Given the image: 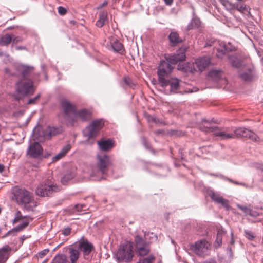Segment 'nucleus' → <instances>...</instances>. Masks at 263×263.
<instances>
[{
  "label": "nucleus",
  "mask_w": 263,
  "mask_h": 263,
  "mask_svg": "<svg viewBox=\"0 0 263 263\" xmlns=\"http://www.w3.org/2000/svg\"><path fill=\"white\" fill-rule=\"evenodd\" d=\"M204 125L200 126V130L205 133H212L215 137H218L221 140H227L235 138V136L247 137L252 141H258V137L252 131L242 127L236 128L234 130V134L228 132V129H222L216 126H211L210 122L205 119L202 120Z\"/></svg>",
  "instance_id": "obj_1"
},
{
  "label": "nucleus",
  "mask_w": 263,
  "mask_h": 263,
  "mask_svg": "<svg viewBox=\"0 0 263 263\" xmlns=\"http://www.w3.org/2000/svg\"><path fill=\"white\" fill-rule=\"evenodd\" d=\"M96 165H92L89 172L90 178L95 181L105 179L108 168L111 165L110 158L107 155H98Z\"/></svg>",
  "instance_id": "obj_2"
},
{
  "label": "nucleus",
  "mask_w": 263,
  "mask_h": 263,
  "mask_svg": "<svg viewBox=\"0 0 263 263\" xmlns=\"http://www.w3.org/2000/svg\"><path fill=\"white\" fill-rule=\"evenodd\" d=\"M34 92L32 81L28 78H20L15 83V90L11 96L14 100L18 101Z\"/></svg>",
  "instance_id": "obj_3"
},
{
  "label": "nucleus",
  "mask_w": 263,
  "mask_h": 263,
  "mask_svg": "<svg viewBox=\"0 0 263 263\" xmlns=\"http://www.w3.org/2000/svg\"><path fill=\"white\" fill-rule=\"evenodd\" d=\"M13 194L17 203L23 206L27 210L31 211L33 206L30 204L34 203L32 194L24 189H15Z\"/></svg>",
  "instance_id": "obj_4"
},
{
  "label": "nucleus",
  "mask_w": 263,
  "mask_h": 263,
  "mask_svg": "<svg viewBox=\"0 0 263 263\" xmlns=\"http://www.w3.org/2000/svg\"><path fill=\"white\" fill-rule=\"evenodd\" d=\"M134 256L133 244L129 241H125L121 243L114 257L118 262H128L132 260Z\"/></svg>",
  "instance_id": "obj_5"
},
{
  "label": "nucleus",
  "mask_w": 263,
  "mask_h": 263,
  "mask_svg": "<svg viewBox=\"0 0 263 263\" xmlns=\"http://www.w3.org/2000/svg\"><path fill=\"white\" fill-rule=\"evenodd\" d=\"M60 190V186L54 184L50 180L48 179L38 185L35 190V194L41 197H47Z\"/></svg>",
  "instance_id": "obj_6"
},
{
  "label": "nucleus",
  "mask_w": 263,
  "mask_h": 263,
  "mask_svg": "<svg viewBox=\"0 0 263 263\" xmlns=\"http://www.w3.org/2000/svg\"><path fill=\"white\" fill-rule=\"evenodd\" d=\"M172 64L168 61V56L166 57V60H162L158 70V81L161 86H165L167 83L166 81L167 76L172 71L173 68Z\"/></svg>",
  "instance_id": "obj_7"
},
{
  "label": "nucleus",
  "mask_w": 263,
  "mask_h": 263,
  "mask_svg": "<svg viewBox=\"0 0 263 263\" xmlns=\"http://www.w3.org/2000/svg\"><path fill=\"white\" fill-rule=\"evenodd\" d=\"M61 132V129L60 128L48 126L45 128L42 127L35 128L33 133L34 134V136L41 141L42 139L40 137H43L44 139H49L52 136L55 135Z\"/></svg>",
  "instance_id": "obj_8"
},
{
  "label": "nucleus",
  "mask_w": 263,
  "mask_h": 263,
  "mask_svg": "<svg viewBox=\"0 0 263 263\" xmlns=\"http://www.w3.org/2000/svg\"><path fill=\"white\" fill-rule=\"evenodd\" d=\"M210 249V244L205 239L198 240L191 246V249L200 257L208 255Z\"/></svg>",
  "instance_id": "obj_9"
},
{
  "label": "nucleus",
  "mask_w": 263,
  "mask_h": 263,
  "mask_svg": "<svg viewBox=\"0 0 263 263\" xmlns=\"http://www.w3.org/2000/svg\"><path fill=\"white\" fill-rule=\"evenodd\" d=\"M103 125L104 123L102 120H94L83 130V135L89 139L96 137Z\"/></svg>",
  "instance_id": "obj_10"
},
{
  "label": "nucleus",
  "mask_w": 263,
  "mask_h": 263,
  "mask_svg": "<svg viewBox=\"0 0 263 263\" xmlns=\"http://www.w3.org/2000/svg\"><path fill=\"white\" fill-rule=\"evenodd\" d=\"M61 105L64 111V122L69 123L76 111V106L71 103L66 99H62L61 101Z\"/></svg>",
  "instance_id": "obj_11"
},
{
  "label": "nucleus",
  "mask_w": 263,
  "mask_h": 263,
  "mask_svg": "<svg viewBox=\"0 0 263 263\" xmlns=\"http://www.w3.org/2000/svg\"><path fill=\"white\" fill-rule=\"evenodd\" d=\"M135 249L140 256H144L149 252V243L139 236L135 237Z\"/></svg>",
  "instance_id": "obj_12"
},
{
  "label": "nucleus",
  "mask_w": 263,
  "mask_h": 263,
  "mask_svg": "<svg viewBox=\"0 0 263 263\" xmlns=\"http://www.w3.org/2000/svg\"><path fill=\"white\" fill-rule=\"evenodd\" d=\"M211 59L209 57H202L197 59L193 63L194 71H203L210 65Z\"/></svg>",
  "instance_id": "obj_13"
},
{
  "label": "nucleus",
  "mask_w": 263,
  "mask_h": 263,
  "mask_svg": "<svg viewBox=\"0 0 263 263\" xmlns=\"http://www.w3.org/2000/svg\"><path fill=\"white\" fill-rule=\"evenodd\" d=\"M43 148L37 142H34L30 144L27 151V154L30 157L37 158L42 155Z\"/></svg>",
  "instance_id": "obj_14"
},
{
  "label": "nucleus",
  "mask_w": 263,
  "mask_h": 263,
  "mask_svg": "<svg viewBox=\"0 0 263 263\" xmlns=\"http://www.w3.org/2000/svg\"><path fill=\"white\" fill-rule=\"evenodd\" d=\"M91 112L87 109H83L78 111H76L74 115L71 119L70 124H73L75 122L78 121H86L90 119Z\"/></svg>",
  "instance_id": "obj_15"
},
{
  "label": "nucleus",
  "mask_w": 263,
  "mask_h": 263,
  "mask_svg": "<svg viewBox=\"0 0 263 263\" xmlns=\"http://www.w3.org/2000/svg\"><path fill=\"white\" fill-rule=\"evenodd\" d=\"M75 246L78 247L80 253H83L84 258L90 254L93 248L92 243L88 241H82L75 244Z\"/></svg>",
  "instance_id": "obj_16"
},
{
  "label": "nucleus",
  "mask_w": 263,
  "mask_h": 263,
  "mask_svg": "<svg viewBox=\"0 0 263 263\" xmlns=\"http://www.w3.org/2000/svg\"><path fill=\"white\" fill-rule=\"evenodd\" d=\"M81 254L75 245L70 246L68 250L67 259L68 263H77Z\"/></svg>",
  "instance_id": "obj_17"
},
{
  "label": "nucleus",
  "mask_w": 263,
  "mask_h": 263,
  "mask_svg": "<svg viewBox=\"0 0 263 263\" xmlns=\"http://www.w3.org/2000/svg\"><path fill=\"white\" fill-rule=\"evenodd\" d=\"M219 47L217 48V56L221 58L227 52L231 51L234 50L235 48L233 47L230 43L226 44L224 42H218Z\"/></svg>",
  "instance_id": "obj_18"
},
{
  "label": "nucleus",
  "mask_w": 263,
  "mask_h": 263,
  "mask_svg": "<svg viewBox=\"0 0 263 263\" xmlns=\"http://www.w3.org/2000/svg\"><path fill=\"white\" fill-rule=\"evenodd\" d=\"M208 194L212 199L215 202L220 204L227 209L229 208L228 200L223 199L218 193H215L213 191H210Z\"/></svg>",
  "instance_id": "obj_19"
},
{
  "label": "nucleus",
  "mask_w": 263,
  "mask_h": 263,
  "mask_svg": "<svg viewBox=\"0 0 263 263\" xmlns=\"http://www.w3.org/2000/svg\"><path fill=\"white\" fill-rule=\"evenodd\" d=\"M167 81V84L165 86H161L163 87H166L167 86H170V91L171 93H177L179 88V81L177 79L172 78L171 79H166Z\"/></svg>",
  "instance_id": "obj_20"
},
{
  "label": "nucleus",
  "mask_w": 263,
  "mask_h": 263,
  "mask_svg": "<svg viewBox=\"0 0 263 263\" xmlns=\"http://www.w3.org/2000/svg\"><path fill=\"white\" fill-rule=\"evenodd\" d=\"M185 54L184 51L180 49L177 51L176 54L168 56V61L172 64H176L179 61L185 60Z\"/></svg>",
  "instance_id": "obj_21"
},
{
  "label": "nucleus",
  "mask_w": 263,
  "mask_h": 263,
  "mask_svg": "<svg viewBox=\"0 0 263 263\" xmlns=\"http://www.w3.org/2000/svg\"><path fill=\"white\" fill-rule=\"evenodd\" d=\"M16 69L21 74V78H28V76L32 72L33 67L27 65H19L16 67Z\"/></svg>",
  "instance_id": "obj_22"
},
{
  "label": "nucleus",
  "mask_w": 263,
  "mask_h": 263,
  "mask_svg": "<svg viewBox=\"0 0 263 263\" xmlns=\"http://www.w3.org/2000/svg\"><path fill=\"white\" fill-rule=\"evenodd\" d=\"M11 249L8 245L0 249V263H5L8 259Z\"/></svg>",
  "instance_id": "obj_23"
},
{
  "label": "nucleus",
  "mask_w": 263,
  "mask_h": 263,
  "mask_svg": "<svg viewBox=\"0 0 263 263\" xmlns=\"http://www.w3.org/2000/svg\"><path fill=\"white\" fill-rule=\"evenodd\" d=\"M99 147L100 149L103 151H108L111 149L114 145L112 140L110 139L102 140L98 142Z\"/></svg>",
  "instance_id": "obj_24"
},
{
  "label": "nucleus",
  "mask_w": 263,
  "mask_h": 263,
  "mask_svg": "<svg viewBox=\"0 0 263 263\" xmlns=\"http://www.w3.org/2000/svg\"><path fill=\"white\" fill-rule=\"evenodd\" d=\"M71 145L69 144L64 146L61 151L52 157V160L53 162L59 161L61 158L64 157L65 155L68 153V152L71 149Z\"/></svg>",
  "instance_id": "obj_25"
},
{
  "label": "nucleus",
  "mask_w": 263,
  "mask_h": 263,
  "mask_svg": "<svg viewBox=\"0 0 263 263\" xmlns=\"http://www.w3.org/2000/svg\"><path fill=\"white\" fill-rule=\"evenodd\" d=\"M209 77L213 81H218L223 79V73L220 70L213 69L209 72Z\"/></svg>",
  "instance_id": "obj_26"
},
{
  "label": "nucleus",
  "mask_w": 263,
  "mask_h": 263,
  "mask_svg": "<svg viewBox=\"0 0 263 263\" xmlns=\"http://www.w3.org/2000/svg\"><path fill=\"white\" fill-rule=\"evenodd\" d=\"M246 71L241 72L240 73V77L245 81H250L253 76V68L249 67L245 69Z\"/></svg>",
  "instance_id": "obj_27"
},
{
  "label": "nucleus",
  "mask_w": 263,
  "mask_h": 263,
  "mask_svg": "<svg viewBox=\"0 0 263 263\" xmlns=\"http://www.w3.org/2000/svg\"><path fill=\"white\" fill-rule=\"evenodd\" d=\"M29 222V221L28 219H24V220H23L21 223L17 226L12 230L9 231L6 234V236L10 235L14 232H18L21 231L28 225Z\"/></svg>",
  "instance_id": "obj_28"
},
{
  "label": "nucleus",
  "mask_w": 263,
  "mask_h": 263,
  "mask_svg": "<svg viewBox=\"0 0 263 263\" xmlns=\"http://www.w3.org/2000/svg\"><path fill=\"white\" fill-rule=\"evenodd\" d=\"M221 4L223 6L225 9L230 12L231 13H233V11L236 8V4H233L230 2L229 0H218Z\"/></svg>",
  "instance_id": "obj_29"
},
{
  "label": "nucleus",
  "mask_w": 263,
  "mask_h": 263,
  "mask_svg": "<svg viewBox=\"0 0 263 263\" xmlns=\"http://www.w3.org/2000/svg\"><path fill=\"white\" fill-rule=\"evenodd\" d=\"M228 59L233 67L239 68L242 66V61L235 55H229Z\"/></svg>",
  "instance_id": "obj_30"
},
{
  "label": "nucleus",
  "mask_w": 263,
  "mask_h": 263,
  "mask_svg": "<svg viewBox=\"0 0 263 263\" xmlns=\"http://www.w3.org/2000/svg\"><path fill=\"white\" fill-rule=\"evenodd\" d=\"M169 40L173 45H175L181 42L178 34L176 32H171L169 35Z\"/></svg>",
  "instance_id": "obj_31"
},
{
  "label": "nucleus",
  "mask_w": 263,
  "mask_h": 263,
  "mask_svg": "<svg viewBox=\"0 0 263 263\" xmlns=\"http://www.w3.org/2000/svg\"><path fill=\"white\" fill-rule=\"evenodd\" d=\"M51 263H68L67 257L64 254H58L55 256Z\"/></svg>",
  "instance_id": "obj_32"
},
{
  "label": "nucleus",
  "mask_w": 263,
  "mask_h": 263,
  "mask_svg": "<svg viewBox=\"0 0 263 263\" xmlns=\"http://www.w3.org/2000/svg\"><path fill=\"white\" fill-rule=\"evenodd\" d=\"M237 206L240 210L243 211L247 215H249L253 217H256L258 215L257 212L253 211L252 210L247 206H242L239 204H237Z\"/></svg>",
  "instance_id": "obj_33"
},
{
  "label": "nucleus",
  "mask_w": 263,
  "mask_h": 263,
  "mask_svg": "<svg viewBox=\"0 0 263 263\" xmlns=\"http://www.w3.org/2000/svg\"><path fill=\"white\" fill-rule=\"evenodd\" d=\"M12 40V34H6L1 37L0 45L2 46H8Z\"/></svg>",
  "instance_id": "obj_34"
},
{
  "label": "nucleus",
  "mask_w": 263,
  "mask_h": 263,
  "mask_svg": "<svg viewBox=\"0 0 263 263\" xmlns=\"http://www.w3.org/2000/svg\"><path fill=\"white\" fill-rule=\"evenodd\" d=\"M110 47L113 51L117 52L123 49L122 44L117 40L110 42Z\"/></svg>",
  "instance_id": "obj_35"
},
{
  "label": "nucleus",
  "mask_w": 263,
  "mask_h": 263,
  "mask_svg": "<svg viewBox=\"0 0 263 263\" xmlns=\"http://www.w3.org/2000/svg\"><path fill=\"white\" fill-rule=\"evenodd\" d=\"M107 13L106 12H102L99 14V18L96 22V25L98 27H101L105 23V21L107 18Z\"/></svg>",
  "instance_id": "obj_36"
},
{
  "label": "nucleus",
  "mask_w": 263,
  "mask_h": 263,
  "mask_svg": "<svg viewBox=\"0 0 263 263\" xmlns=\"http://www.w3.org/2000/svg\"><path fill=\"white\" fill-rule=\"evenodd\" d=\"M74 173L72 172H68L61 179V182L63 184L66 185L68 182L73 178L74 177Z\"/></svg>",
  "instance_id": "obj_37"
},
{
  "label": "nucleus",
  "mask_w": 263,
  "mask_h": 263,
  "mask_svg": "<svg viewBox=\"0 0 263 263\" xmlns=\"http://www.w3.org/2000/svg\"><path fill=\"white\" fill-rule=\"evenodd\" d=\"M200 25V21L198 18H194L188 25V29H192L193 28H198Z\"/></svg>",
  "instance_id": "obj_38"
},
{
  "label": "nucleus",
  "mask_w": 263,
  "mask_h": 263,
  "mask_svg": "<svg viewBox=\"0 0 263 263\" xmlns=\"http://www.w3.org/2000/svg\"><path fill=\"white\" fill-rule=\"evenodd\" d=\"M236 8L237 10L240 12L241 13H245V12L248 11V7L246 5L241 4V3H236L235 4Z\"/></svg>",
  "instance_id": "obj_39"
},
{
  "label": "nucleus",
  "mask_w": 263,
  "mask_h": 263,
  "mask_svg": "<svg viewBox=\"0 0 263 263\" xmlns=\"http://www.w3.org/2000/svg\"><path fill=\"white\" fill-rule=\"evenodd\" d=\"M27 218L28 217L27 216H24V217L22 216L21 212L20 211H17L15 213V216L14 219L13 220V223H16V222L21 221L23 219H27Z\"/></svg>",
  "instance_id": "obj_40"
},
{
  "label": "nucleus",
  "mask_w": 263,
  "mask_h": 263,
  "mask_svg": "<svg viewBox=\"0 0 263 263\" xmlns=\"http://www.w3.org/2000/svg\"><path fill=\"white\" fill-rule=\"evenodd\" d=\"M124 83L127 85L128 87L134 89L136 85L133 82L132 80L130 79V78L128 77H125L124 78Z\"/></svg>",
  "instance_id": "obj_41"
},
{
  "label": "nucleus",
  "mask_w": 263,
  "mask_h": 263,
  "mask_svg": "<svg viewBox=\"0 0 263 263\" xmlns=\"http://www.w3.org/2000/svg\"><path fill=\"white\" fill-rule=\"evenodd\" d=\"M155 258L153 255H150L147 257L140 259L139 263H152Z\"/></svg>",
  "instance_id": "obj_42"
},
{
  "label": "nucleus",
  "mask_w": 263,
  "mask_h": 263,
  "mask_svg": "<svg viewBox=\"0 0 263 263\" xmlns=\"http://www.w3.org/2000/svg\"><path fill=\"white\" fill-rule=\"evenodd\" d=\"M222 232L219 231H218L216 236V239L215 240V245L216 246L219 247L222 243Z\"/></svg>",
  "instance_id": "obj_43"
},
{
  "label": "nucleus",
  "mask_w": 263,
  "mask_h": 263,
  "mask_svg": "<svg viewBox=\"0 0 263 263\" xmlns=\"http://www.w3.org/2000/svg\"><path fill=\"white\" fill-rule=\"evenodd\" d=\"M245 237L250 240H252L254 238V235L253 233L249 230H245Z\"/></svg>",
  "instance_id": "obj_44"
},
{
  "label": "nucleus",
  "mask_w": 263,
  "mask_h": 263,
  "mask_svg": "<svg viewBox=\"0 0 263 263\" xmlns=\"http://www.w3.org/2000/svg\"><path fill=\"white\" fill-rule=\"evenodd\" d=\"M5 72L6 74L10 76L15 77L17 76V73L16 72H13L11 69L8 68H6L5 69Z\"/></svg>",
  "instance_id": "obj_45"
},
{
  "label": "nucleus",
  "mask_w": 263,
  "mask_h": 263,
  "mask_svg": "<svg viewBox=\"0 0 263 263\" xmlns=\"http://www.w3.org/2000/svg\"><path fill=\"white\" fill-rule=\"evenodd\" d=\"M23 41V38L20 36H15L12 35V41L14 44H17L19 42H21Z\"/></svg>",
  "instance_id": "obj_46"
},
{
  "label": "nucleus",
  "mask_w": 263,
  "mask_h": 263,
  "mask_svg": "<svg viewBox=\"0 0 263 263\" xmlns=\"http://www.w3.org/2000/svg\"><path fill=\"white\" fill-rule=\"evenodd\" d=\"M40 95L38 94L34 98L30 99L28 100V104H34L36 101L40 98Z\"/></svg>",
  "instance_id": "obj_47"
},
{
  "label": "nucleus",
  "mask_w": 263,
  "mask_h": 263,
  "mask_svg": "<svg viewBox=\"0 0 263 263\" xmlns=\"http://www.w3.org/2000/svg\"><path fill=\"white\" fill-rule=\"evenodd\" d=\"M58 13L62 15H63L66 14L67 12V10L62 6H59L58 8Z\"/></svg>",
  "instance_id": "obj_48"
},
{
  "label": "nucleus",
  "mask_w": 263,
  "mask_h": 263,
  "mask_svg": "<svg viewBox=\"0 0 263 263\" xmlns=\"http://www.w3.org/2000/svg\"><path fill=\"white\" fill-rule=\"evenodd\" d=\"M149 235H150L149 238L152 239V241L156 240L157 239V236L153 233H151L150 234H147V235H145V238L146 240L148 239V237Z\"/></svg>",
  "instance_id": "obj_49"
},
{
  "label": "nucleus",
  "mask_w": 263,
  "mask_h": 263,
  "mask_svg": "<svg viewBox=\"0 0 263 263\" xmlns=\"http://www.w3.org/2000/svg\"><path fill=\"white\" fill-rule=\"evenodd\" d=\"M146 118H147V120L148 122H154V123L157 122V119H156V117H155L154 116L147 115L146 116Z\"/></svg>",
  "instance_id": "obj_50"
},
{
  "label": "nucleus",
  "mask_w": 263,
  "mask_h": 263,
  "mask_svg": "<svg viewBox=\"0 0 263 263\" xmlns=\"http://www.w3.org/2000/svg\"><path fill=\"white\" fill-rule=\"evenodd\" d=\"M49 252L48 249H44L41 251L39 253V257L40 258L43 257L44 256H45Z\"/></svg>",
  "instance_id": "obj_51"
},
{
  "label": "nucleus",
  "mask_w": 263,
  "mask_h": 263,
  "mask_svg": "<svg viewBox=\"0 0 263 263\" xmlns=\"http://www.w3.org/2000/svg\"><path fill=\"white\" fill-rule=\"evenodd\" d=\"M70 232H71V229L69 227H67V228H65L63 230L62 233L64 236H68L70 234Z\"/></svg>",
  "instance_id": "obj_52"
},
{
  "label": "nucleus",
  "mask_w": 263,
  "mask_h": 263,
  "mask_svg": "<svg viewBox=\"0 0 263 263\" xmlns=\"http://www.w3.org/2000/svg\"><path fill=\"white\" fill-rule=\"evenodd\" d=\"M228 180H229L230 182L234 183V184H238V185H242L246 187H248V185L244 183H239L238 182H236V181H233L232 180H231V179H227Z\"/></svg>",
  "instance_id": "obj_53"
},
{
  "label": "nucleus",
  "mask_w": 263,
  "mask_h": 263,
  "mask_svg": "<svg viewBox=\"0 0 263 263\" xmlns=\"http://www.w3.org/2000/svg\"><path fill=\"white\" fill-rule=\"evenodd\" d=\"M142 142L143 144L145 146V147L146 148H150V145L148 143V142H147V141L145 139V138H143L142 139Z\"/></svg>",
  "instance_id": "obj_54"
},
{
  "label": "nucleus",
  "mask_w": 263,
  "mask_h": 263,
  "mask_svg": "<svg viewBox=\"0 0 263 263\" xmlns=\"http://www.w3.org/2000/svg\"><path fill=\"white\" fill-rule=\"evenodd\" d=\"M83 207V205L77 204L75 206V209L78 212H81V211H82V209Z\"/></svg>",
  "instance_id": "obj_55"
},
{
  "label": "nucleus",
  "mask_w": 263,
  "mask_h": 263,
  "mask_svg": "<svg viewBox=\"0 0 263 263\" xmlns=\"http://www.w3.org/2000/svg\"><path fill=\"white\" fill-rule=\"evenodd\" d=\"M165 3L167 5H171L173 2V0H164Z\"/></svg>",
  "instance_id": "obj_56"
},
{
  "label": "nucleus",
  "mask_w": 263,
  "mask_h": 263,
  "mask_svg": "<svg viewBox=\"0 0 263 263\" xmlns=\"http://www.w3.org/2000/svg\"><path fill=\"white\" fill-rule=\"evenodd\" d=\"M107 4V1H104L101 5L98 7V9H100L102 8L103 6L106 5Z\"/></svg>",
  "instance_id": "obj_57"
},
{
  "label": "nucleus",
  "mask_w": 263,
  "mask_h": 263,
  "mask_svg": "<svg viewBox=\"0 0 263 263\" xmlns=\"http://www.w3.org/2000/svg\"><path fill=\"white\" fill-rule=\"evenodd\" d=\"M16 50H21L25 49V47H24V46H17V47H16Z\"/></svg>",
  "instance_id": "obj_58"
},
{
  "label": "nucleus",
  "mask_w": 263,
  "mask_h": 263,
  "mask_svg": "<svg viewBox=\"0 0 263 263\" xmlns=\"http://www.w3.org/2000/svg\"><path fill=\"white\" fill-rule=\"evenodd\" d=\"M203 263H216V262L214 260H206V261H204Z\"/></svg>",
  "instance_id": "obj_59"
},
{
  "label": "nucleus",
  "mask_w": 263,
  "mask_h": 263,
  "mask_svg": "<svg viewBox=\"0 0 263 263\" xmlns=\"http://www.w3.org/2000/svg\"><path fill=\"white\" fill-rule=\"evenodd\" d=\"M4 170V166L0 164V172H3Z\"/></svg>",
  "instance_id": "obj_60"
},
{
  "label": "nucleus",
  "mask_w": 263,
  "mask_h": 263,
  "mask_svg": "<svg viewBox=\"0 0 263 263\" xmlns=\"http://www.w3.org/2000/svg\"><path fill=\"white\" fill-rule=\"evenodd\" d=\"M47 260H45L43 263H46Z\"/></svg>",
  "instance_id": "obj_61"
},
{
  "label": "nucleus",
  "mask_w": 263,
  "mask_h": 263,
  "mask_svg": "<svg viewBox=\"0 0 263 263\" xmlns=\"http://www.w3.org/2000/svg\"><path fill=\"white\" fill-rule=\"evenodd\" d=\"M262 60V62H263V59H262V60Z\"/></svg>",
  "instance_id": "obj_62"
}]
</instances>
